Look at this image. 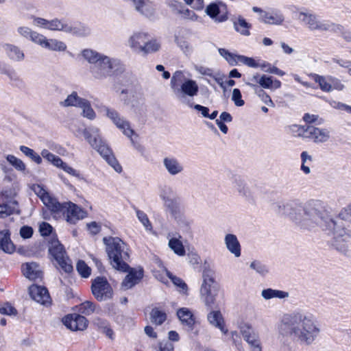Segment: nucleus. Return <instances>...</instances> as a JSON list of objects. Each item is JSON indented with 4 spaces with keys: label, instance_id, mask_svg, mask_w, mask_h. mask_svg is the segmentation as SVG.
<instances>
[{
    "label": "nucleus",
    "instance_id": "1",
    "mask_svg": "<svg viewBox=\"0 0 351 351\" xmlns=\"http://www.w3.org/2000/svg\"><path fill=\"white\" fill-rule=\"evenodd\" d=\"M278 329L282 336L306 346L311 345L321 332L315 316L305 311H296L285 315Z\"/></svg>",
    "mask_w": 351,
    "mask_h": 351
},
{
    "label": "nucleus",
    "instance_id": "2",
    "mask_svg": "<svg viewBox=\"0 0 351 351\" xmlns=\"http://www.w3.org/2000/svg\"><path fill=\"white\" fill-rule=\"evenodd\" d=\"M82 56L89 64L90 72L95 80H103L112 75L121 65V61L95 50L86 49L82 51Z\"/></svg>",
    "mask_w": 351,
    "mask_h": 351
},
{
    "label": "nucleus",
    "instance_id": "3",
    "mask_svg": "<svg viewBox=\"0 0 351 351\" xmlns=\"http://www.w3.org/2000/svg\"><path fill=\"white\" fill-rule=\"evenodd\" d=\"M77 136L81 132L88 144L101 155V156L111 166L116 172L121 173L122 167L114 157L112 149L106 142L102 138L100 130L93 125H90L81 130L80 128L73 130Z\"/></svg>",
    "mask_w": 351,
    "mask_h": 351
},
{
    "label": "nucleus",
    "instance_id": "4",
    "mask_svg": "<svg viewBox=\"0 0 351 351\" xmlns=\"http://www.w3.org/2000/svg\"><path fill=\"white\" fill-rule=\"evenodd\" d=\"M318 201L310 200L304 204H298L295 213L292 215V222L304 230H311L320 225L322 218L318 210Z\"/></svg>",
    "mask_w": 351,
    "mask_h": 351
},
{
    "label": "nucleus",
    "instance_id": "5",
    "mask_svg": "<svg viewBox=\"0 0 351 351\" xmlns=\"http://www.w3.org/2000/svg\"><path fill=\"white\" fill-rule=\"evenodd\" d=\"M103 242L113 268L125 272L129 269L127 263L130 258L128 245L119 237H104Z\"/></svg>",
    "mask_w": 351,
    "mask_h": 351
},
{
    "label": "nucleus",
    "instance_id": "6",
    "mask_svg": "<svg viewBox=\"0 0 351 351\" xmlns=\"http://www.w3.org/2000/svg\"><path fill=\"white\" fill-rule=\"evenodd\" d=\"M170 86L176 99L192 108L193 104L187 100V97H193L197 95V83L193 80L186 79L182 71H176L171 77Z\"/></svg>",
    "mask_w": 351,
    "mask_h": 351
},
{
    "label": "nucleus",
    "instance_id": "7",
    "mask_svg": "<svg viewBox=\"0 0 351 351\" xmlns=\"http://www.w3.org/2000/svg\"><path fill=\"white\" fill-rule=\"evenodd\" d=\"M31 18L33 19L34 25L51 31H61L78 36H86L90 32L88 27L82 24H72L63 19L55 18L49 21L44 18L34 16H32Z\"/></svg>",
    "mask_w": 351,
    "mask_h": 351
},
{
    "label": "nucleus",
    "instance_id": "8",
    "mask_svg": "<svg viewBox=\"0 0 351 351\" xmlns=\"http://www.w3.org/2000/svg\"><path fill=\"white\" fill-rule=\"evenodd\" d=\"M326 228L332 230V239L331 245L337 252L343 255L349 254L348 241L351 239V228L342 221H335L332 219H327Z\"/></svg>",
    "mask_w": 351,
    "mask_h": 351
},
{
    "label": "nucleus",
    "instance_id": "9",
    "mask_svg": "<svg viewBox=\"0 0 351 351\" xmlns=\"http://www.w3.org/2000/svg\"><path fill=\"white\" fill-rule=\"evenodd\" d=\"M128 45L132 51L147 55L158 51L161 44L160 41L152 37L145 32H134L128 40Z\"/></svg>",
    "mask_w": 351,
    "mask_h": 351
},
{
    "label": "nucleus",
    "instance_id": "10",
    "mask_svg": "<svg viewBox=\"0 0 351 351\" xmlns=\"http://www.w3.org/2000/svg\"><path fill=\"white\" fill-rule=\"evenodd\" d=\"M202 278L203 282L200 289L201 298L206 306L215 307L219 287L215 280V272L211 269H205Z\"/></svg>",
    "mask_w": 351,
    "mask_h": 351
},
{
    "label": "nucleus",
    "instance_id": "11",
    "mask_svg": "<svg viewBox=\"0 0 351 351\" xmlns=\"http://www.w3.org/2000/svg\"><path fill=\"white\" fill-rule=\"evenodd\" d=\"M299 19L304 22L309 29L313 31H335L341 32L343 30V27L341 25L320 21L315 14L310 12H300Z\"/></svg>",
    "mask_w": 351,
    "mask_h": 351
},
{
    "label": "nucleus",
    "instance_id": "12",
    "mask_svg": "<svg viewBox=\"0 0 351 351\" xmlns=\"http://www.w3.org/2000/svg\"><path fill=\"white\" fill-rule=\"evenodd\" d=\"M59 206H57V208H53L51 212L56 215L62 214L69 223L75 224L86 216V211L72 202H64L63 204L59 202Z\"/></svg>",
    "mask_w": 351,
    "mask_h": 351
},
{
    "label": "nucleus",
    "instance_id": "13",
    "mask_svg": "<svg viewBox=\"0 0 351 351\" xmlns=\"http://www.w3.org/2000/svg\"><path fill=\"white\" fill-rule=\"evenodd\" d=\"M50 254L57 262L59 268L66 273H71L73 271V265L71 260L65 255L63 245L58 241L51 242L49 248Z\"/></svg>",
    "mask_w": 351,
    "mask_h": 351
},
{
    "label": "nucleus",
    "instance_id": "14",
    "mask_svg": "<svg viewBox=\"0 0 351 351\" xmlns=\"http://www.w3.org/2000/svg\"><path fill=\"white\" fill-rule=\"evenodd\" d=\"M91 290L98 301H104L112 297V289L104 277L96 278L92 283Z\"/></svg>",
    "mask_w": 351,
    "mask_h": 351
},
{
    "label": "nucleus",
    "instance_id": "15",
    "mask_svg": "<svg viewBox=\"0 0 351 351\" xmlns=\"http://www.w3.org/2000/svg\"><path fill=\"white\" fill-rule=\"evenodd\" d=\"M205 13L216 23H223L228 19L227 5L221 1H215L208 4Z\"/></svg>",
    "mask_w": 351,
    "mask_h": 351
},
{
    "label": "nucleus",
    "instance_id": "16",
    "mask_svg": "<svg viewBox=\"0 0 351 351\" xmlns=\"http://www.w3.org/2000/svg\"><path fill=\"white\" fill-rule=\"evenodd\" d=\"M104 111L106 115L122 131L124 135L128 138H132L134 130L131 128L130 123L127 120L121 117L119 112L114 109L105 107Z\"/></svg>",
    "mask_w": 351,
    "mask_h": 351
},
{
    "label": "nucleus",
    "instance_id": "17",
    "mask_svg": "<svg viewBox=\"0 0 351 351\" xmlns=\"http://www.w3.org/2000/svg\"><path fill=\"white\" fill-rule=\"evenodd\" d=\"M243 339L248 343L251 351H262L260 337L251 327L242 328L241 330Z\"/></svg>",
    "mask_w": 351,
    "mask_h": 351
},
{
    "label": "nucleus",
    "instance_id": "18",
    "mask_svg": "<svg viewBox=\"0 0 351 351\" xmlns=\"http://www.w3.org/2000/svg\"><path fill=\"white\" fill-rule=\"evenodd\" d=\"M63 323L71 330H84L87 328L88 321L86 318L78 314L66 315L63 318Z\"/></svg>",
    "mask_w": 351,
    "mask_h": 351
},
{
    "label": "nucleus",
    "instance_id": "19",
    "mask_svg": "<svg viewBox=\"0 0 351 351\" xmlns=\"http://www.w3.org/2000/svg\"><path fill=\"white\" fill-rule=\"evenodd\" d=\"M162 165L167 173L171 176L182 173L184 169L182 162L173 156H165L162 159Z\"/></svg>",
    "mask_w": 351,
    "mask_h": 351
},
{
    "label": "nucleus",
    "instance_id": "20",
    "mask_svg": "<svg viewBox=\"0 0 351 351\" xmlns=\"http://www.w3.org/2000/svg\"><path fill=\"white\" fill-rule=\"evenodd\" d=\"M29 294L38 303L43 305L51 303V298L48 290L44 287L32 285L29 287Z\"/></svg>",
    "mask_w": 351,
    "mask_h": 351
},
{
    "label": "nucleus",
    "instance_id": "21",
    "mask_svg": "<svg viewBox=\"0 0 351 351\" xmlns=\"http://www.w3.org/2000/svg\"><path fill=\"white\" fill-rule=\"evenodd\" d=\"M126 271H128V274L123 280L121 286L124 289H129L138 284L143 278V269L141 268H130L129 267Z\"/></svg>",
    "mask_w": 351,
    "mask_h": 351
},
{
    "label": "nucleus",
    "instance_id": "22",
    "mask_svg": "<svg viewBox=\"0 0 351 351\" xmlns=\"http://www.w3.org/2000/svg\"><path fill=\"white\" fill-rule=\"evenodd\" d=\"M330 138V134L328 129L317 128L310 125L308 128V136L315 143H324L327 142Z\"/></svg>",
    "mask_w": 351,
    "mask_h": 351
},
{
    "label": "nucleus",
    "instance_id": "23",
    "mask_svg": "<svg viewBox=\"0 0 351 351\" xmlns=\"http://www.w3.org/2000/svg\"><path fill=\"white\" fill-rule=\"evenodd\" d=\"M298 204L293 201L279 202L274 204L273 209L280 215L289 217L292 221V215L295 213Z\"/></svg>",
    "mask_w": 351,
    "mask_h": 351
},
{
    "label": "nucleus",
    "instance_id": "24",
    "mask_svg": "<svg viewBox=\"0 0 351 351\" xmlns=\"http://www.w3.org/2000/svg\"><path fill=\"white\" fill-rule=\"evenodd\" d=\"M224 243L228 251L233 254L236 258L241 255V245L237 237L232 233L225 235Z\"/></svg>",
    "mask_w": 351,
    "mask_h": 351
},
{
    "label": "nucleus",
    "instance_id": "25",
    "mask_svg": "<svg viewBox=\"0 0 351 351\" xmlns=\"http://www.w3.org/2000/svg\"><path fill=\"white\" fill-rule=\"evenodd\" d=\"M38 45L51 51H64L66 49V45L64 42L57 39H47L43 34Z\"/></svg>",
    "mask_w": 351,
    "mask_h": 351
},
{
    "label": "nucleus",
    "instance_id": "26",
    "mask_svg": "<svg viewBox=\"0 0 351 351\" xmlns=\"http://www.w3.org/2000/svg\"><path fill=\"white\" fill-rule=\"evenodd\" d=\"M3 49L6 56L12 61L22 62L24 60L25 53L19 47L13 44H5Z\"/></svg>",
    "mask_w": 351,
    "mask_h": 351
},
{
    "label": "nucleus",
    "instance_id": "27",
    "mask_svg": "<svg viewBox=\"0 0 351 351\" xmlns=\"http://www.w3.org/2000/svg\"><path fill=\"white\" fill-rule=\"evenodd\" d=\"M34 191L38 196L40 197L43 204L48 207L51 211H52L53 208H57V206L58 207L60 206L59 202H58L56 199L51 197V195L40 186H37L34 189Z\"/></svg>",
    "mask_w": 351,
    "mask_h": 351
},
{
    "label": "nucleus",
    "instance_id": "28",
    "mask_svg": "<svg viewBox=\"0 0 351 351\" xmlns=\"http://www.w3.org/2000/svg\"><path fill=\"white\" fill-rule=\"evenodd\" d=\"M207 319L211 325L219 328L223 334H228V330L225 327L224 320L219 311L210 312L208 314Z\"/></svg>",
    "mask_w": 351,
    "mask_h": 351
},
{
    "label": "nucleus",
    "instance_id": "29",
    "mask_svg": "<svg viewBox=\"0 0 351 351\" xmlns=\"http://www.w3.org/2000/svg\"><path fill=\"white\" fill-rule=\"evenodd\" d=\"M22 271L25 276L29 280H36L42 277V271L36 263H27L22 265Z\"/></svg>",
    "mask_w": 351,
    "mask_h": 351
},
{
    "label": "nucleus",
    "instance_id": "30",
    "mask_svg": "<svg viewBox=\"0 0 351 351\" xmlns=\"http://www.w3.org/2000/svg\"><path fill=\"white\" fill-rule=\"evenodd\" d=\"M177 315L181 323L192 330L195 324V317L193 313L188 308H180L177 311Z\"/></svg>",
    "mask_w": 351,
    "mask_h": 351
},
{
    "label": "nucleus",
    "instance_id": "31",
    "mask_svg": "<svg viewBox=\"0 0 351 351\" xmlns=\"http://www.w3.org/2000/svg\"><path fill=\"white\" fill-rule=\"evenodd\" d=\"M93 325L96 327L98 331L106 335V336L111 340H114V331L111 328L109 322L106 319L100 317H96L93 320Z\"/></svg>",
    "mask_w": 351,
    "mask_h": 351
},
{
    "label": "nucleus",
    "instance_id": "32",
    "mask_svg": "<svg viewBox=\"0 0 351 351\" xmlns=\"http://www.w3.org/2000/svg\"><path fill=\"white\" fill-rule=\"evenodd\" d=\"M0 249L6 253H12L14 245L10 239V233L8 230L0 231Z\"/></svg>",
    "mask_w": 351,
    "mask_h": 351
},
{
    "label": "nucleus",
    "instance_id": "33",
    "mask_svg": "<svg viewBox=\"0 0 351 351\" xmlns=\"http://www.w3.org/2000/svg\"><path fill=\"white\" fill-rule=\"evenodd\" d=\"M284 21V16L279 10L266 11L262 22L271 25H280Z\"/></svg>",
    "mask_w": 351,
    "mask_h": 351
},
{
    "label": "nucleus",
    "instance_id": "34",
    "mask_svg": "<svg viewBox=\"0 0 351 351\" xmlns=\"http://www.w3.org/2000/svg\"><path fill=\"white\" fill-rule=\"evenodd\" d=\"M16 31L20 36L28 39L37 45L42 35L27 26H19Z\"/></svg>",
    "mask_w": 351,
    "mask_h": 351
},
{
    "label": "nucleus",
    "instance_id": "35",
    "mask_svg": "<svg viewBox=\"0 0 351 351\" xmlns=\"http://www.w3.org/2000/svg\"><path fill=\"white\" fill-rule=\"evenodd\" d=\"M84 99V98L78 96V94L76 91H73L71 94L67 95L64 100L60 101L59 104L60 106L64 108H79Z\"/></svg>",
    "mask_w": 351,
    "mask_h": 351
},
{
    "label": "nucleus",
    "instance_id": "36",
    "mask_svg": "<svg viewBox=\"0 0 351 351\" xmlns=\"http://www.w3.org/2000/svg\"><path fill=\"white\" fill-rule=\"evenodd\" d=\"M233 25L235 31L240 34L245 36H249L250 35V29L252 27V25L247 23L243 17L239 16L237 19L234 20Z\"/></svg>",
    "mask_w": 351,
    "mask_h": 351
},
{
    "label": "nucleus",
    "instance_id": "37",
    "mask_svg": "<svg viewBox=\"0 0 351 351\" xmlns=\"http://www.w3.org/2000/svg\"><path fill=\"white\" fill-rule=\"evenodd\" d=\"M329 76H323L318 74H311L313 80L319 84L320 89L324 92H331L332 90V86Z\"/></svg>",
    "mask_w": 351,
    "mask_h": 351
},
{
    "label": "nucleus",
    "instance_id": "38",
    "mask_svg": "<svg viewBox=\"0 0 351 351\" xmlns=\"http://www.w3.org/2000/svg\"><path fill=\"white\" fill-rule=\"evenodd\" d=\"M289 293L285 291L273 289L271 288L263 289L261 292V296L265 300H270L273 298L285 299L288 298Z\"/></svg>",
    "mask_w": 351,
    "mask_h": 351
},
{
    "label": "nucleus",
    "instance_id": "39",
    "mask_svg": "<svg viewBox=\"0 0 351 351\" xmlns=\"http://www.w3.org/2000/svg\"><path fill=\"white\" fill-rule=\"evenodd\" d=\"M259 85L263 88L277 89L281 87V82L271 76L262 75Z\"/></svg>",
    "mask_w": 351,
    "mask_h": 351
},
{
    "label": "nucleus",
    "instance_id": "40",
    "mask_svg": "<svg viewBox=\"0 0 351 351\" xmlns=\"http://www.w3.org/2000/svg\"><path fill=\"white\" fill-rule=\"evenodd\" d=\"M150 319L152 324L161 325L167 319V314L158 308H154L150 313Z\"/></svg>",
    "mask_w": 351,
    "mask_h": 351
},
{
    "label": "nucleus",
    "instance_id": "41",
    "mask_svg": "<svg viewBox=\"0 0 351 351\" xmlns=\"http://www.w3.org/2000/svg\"><path fill=\"white\" fill-rule=\"evenodd\" d=\"M235 187L241 195L247 199H250L252 197V194L250 188L247 184L241 178L235 179Z\"/></svg>",
    "mask_w": 351,
    "mask_h": 351
},
{
    "label": "nucleus",
    "instance_id": "42",
    "mask_svg": "<svg viewBox=\"0 0 351 351\" xmlns=\"http://www.w3.org/2000/svg\"><path fill=\"white\" fill-rule=\"evenodd\" d=\"M169 247L173 252L180 256H182L185 254V249L181 241L176 238H171L169 241Z\"/></svg>",
    "mask_w": 351,
    "mask_h": 351
},
{
    "label": "nucleus",
    "instance_id": "43",
    "mask_svg": "<svg viewBox=\"0 0 351 351\" xmlns=\"http://www.w3.org/2000/svg\"><path fill=\"white\" fill-rule=\"evenodd\" d=\"M82 110V116L90 120H93L96 117V114L91 107L90 103L86 99H84L80 106L79 107Z\"/></svg>",
    "mask_w": 351,
    "mask_h": 351
},
{
    "label": "nucleus",
    "instance_id": "44",
    "mask_svg": "<svg viewBox=\"0 0 351 351\" xmlns=\"http://www.w3.org/2000/svg\"><path fill=\"white\" fill-rule=\"evenodd\" d=\"M0 73L6 75L11 81H20L19 76L17 75L16 72L10 69L5 62L1 61H0Z\"/></svg>",
    "mask_w": 351,
    "mask_h": 351
},
{
    "label": "nucleus",
    "instance_id": "45",
    "mask_svg": "<svg viewBox=\"0 0 351 351\" xmlns=\"http://www.w3.org/2000/svg\"><path fill=\"white\" fill-rule=\"evenodd\" d=\"M41 156L56 167H58L62 164V160L59 156L49 152L47 149H43L41 152Z\"/></svg>",
    "mask_w": 351,
    "mask_h": 351
},
{
    "label": "nucleus",
    "instance_id": "46",
    "mask_svg": "<svg viewBox=\"0 0 351 351\" xmlns=\"http://www.w3.org/2000/svg\"><path fill=\"white\" fill-rule=\"evenodd\" d=\"M6 160L17 171H24L26 169L25 163L14 155H8L6 156Z\"/></svg>",
    "mask_w": 351,
    "mask_h": 351
},
{
    "label": "nucleus",
    "instance_id": "47",
    "mask_svg": "<svg viewBox=\"0 0 351 351\" xmlns=\"http://www.w3.org/2000/svg\"><path fill=\"white\" fill-rule=\"evenodd\" d=\"M250 267L256 271L261 276H265L269 273L268 267L259 261H254L251 263Z\"/></svg>",
    "mask_w": 351,
    "mask_h": 351
},
{
    "label": "nucleus",
    "instance_id": "48",
    "mask_svg": "<svg viewBox=\"0 0 351 351\" xmlns=\"http://www.w3.org/2000/svg\"><path fill=\"white\" fill-rule=\"evenodd\" d=\"M167 276L171 280L172 282L175 286L180 288V291H182L183 293H186L187 291V285L180 278L173 276L170 271L167 269H165Z\"/></svg>",
    "mask_w": 351,
    "mask_h": 351
},
{
    "label": "nucleus",
    "instance_id": "49",
    "mask_svg": "<svg viewBox=\"0 0 351 351\" xmlns=\"http://www.w3.org/2000/svg\"><path fill=\"white\" fill-rule=\"evenodd\" d=\"M20 150L27 156L29 157L36 164H40L42 162V158L38 154H36L32 149H30L26 146L21 145Z\"/></svg>",
    "mask_w": 351,
    "mask_h": 351
},
{
    "label": "nucleus",
    "instance_id": "50",
    "mask_svg": "<svg viewBox=\"0 0 351 351\" xmlns=\"http://www.w3.org/2000/svg\"><path fill=\"white\" fill-rule=\"evenodd\" d=\"M135 210L137 218L142 223L145 229L147 230H151L152 229V226L148 219L147 214L137 208H135Z\"/></svg>",
    "mask_w": 351,
    "mask_h": 351
},
{
    "label": "nucleus",
    "instance_id": "51",
    "mask_svg": "<svg viewBox=\"0 0 351 351\" xmlns=\"http://www.w3.org/2000/svg\"><path fill=\"white\" fill-rule=\"evenodd\" d=\"M308 128L310 125H293L291 126L292 132L298 136L307 138L308 136Z\"/></svg>",
    "mask_w": 351,
    "mask_h": 351
},
{
    "label": "nucleus",
    "instance_id": "52",
    "mask_svg": "<svg viewBox=\"0 0 351 351\" xmlns=\"http://www.w3.org/2000/svg\"><path fill=\"white\" fill-rule=\"evenodd\" d=\"M76 269L83 278H88L90 275L91 269L84 261H79L77 262Z\"/></svg>",
    "mask_w": 351,
    "mask_h": 351
},
{
    "label": "nucleus",
    "instance_id": "53",
    "mask_svg": "<svg viewBox=\"0 0 351 351\" xmlns=\"http://www.w3.org/2000/svg\"><path fill=\"white\" fill-rule=\"evenodd\" d=\"M95 310V305L93 302L85 301L80 305V311L84 315H90Z\"/></svg>",
    "mask_w": 351,
    "mask_h": 351
},
{
    "label": "nucleus",
    "instance_id": "54",
    "mask_svg": "<svg viewBox=\"0 0 351 351\" xmlns=\"http://www.w3.org/2000/svg\"><path fill=\"white\" fill-rule=\"evenodd\" d=\"M165 207L167 208L171 213H174L177 210V200L174 198V196L169 198L168 197H165L163 200Z\"/></svg>",
    "mask_w": 351,
    "mask_h": 351
},
{
    "label": "nucleus",
    "instance_id": "55",
    "mask_svg": "<svg viewBox=\"0 0 351 351\" xmlns=\"http://www.w3.org/2000/svg\"><path fill=\"white\" fill-rule=\"evenodd\" d=\"M240 63L243 64L251 68H258L259 66V60H256L253 58L247 57L241 55L239 58Z\"/></svg>",
    "mask_w": 351,
    "mask_h": 351
},
{
    "label": "nucleus",
    "instance_id": "56",
    "mask_svg": "<svg viewBox=\"0 0 351 351\" xmlns=\"http://www.w3.org/2000/svg\"><path fill=\"white\" fill-rule=\"evenodd\" d=\"M261 75H260L259 73H256L252 76L249 77L247 80L245 82V84L256 90L258 88V84L259 85L260 84Z\"/></svg>",
    "mask_w": 351,
    "mask_h": 351
},
{
    "label": "nucleus",
    "instance_id": "57",
    "mask_svg": "<svg viewBox=\"0 0 351 351\" xmlns=\"http://www.w3.org/2000/svg\"><path fill=\"white\" fill-rule=\"evenodd\" d=\"M0 313L8 315H16L17 314L16 309L9 303L0 304Z\"/></svg>",
    "mask_w": 351,
    "mask_h": 351
},
{
    "label": "nucleus",
    "instance_id": "58",
    "mask_svg": "<svg viewBox=\"0 0 351 351\" xmlns=\"http://www.w3.org/2000/svg\"><path fill=\"white\" fill-rule=\"evenodd\" d=\"M175 41L177 45L181 49L184 53L191 52L192 48L187 40L184 38L176 37Z\"/></svg>",
    "mask_w": 351,
    "mask_h": 351
},
{
    "label": "nucleus",
    "instance_id": "59",
    "mask_svg": "<svg viewBox=\"0 0 351 351\" xmlns=\"http://www.w3.org/2000/svg\"><path fill=\"white\" fill-rule=\"evenodd\" d=\"M232 100L234 105L238 107H241L245 104V101L242 99V95L239 88L233 89Z\"/></svg>",
    "mask_w": 351,
    "mask_h": 351
},
{
    "label": "nucleus",
    "instance_id": "60",
    "mask_svg": "<svg viewBox=\"0 0 351 351\" xmlns=\"http://www.w3.org/2000/svg\"><path fill=\"white\" fill-rule=\"evenodd\" d=\"M303 120L308 124L317 123V124L320 125L324 123V119L319 118L317 114H311L309 113H305L303 116Z\"/></svg>",
    "mask_w": 351,
    "mask_h": 351
},
{
    "label": "nucleus",
    "instance_id": "61",
    "mask_svg": "<svg viewBox=\"0 0 351 351\" xmlns=\"http://www.w3.org/2000/svg\"><path fill=\"white\" fill-rule=\"evenodd\" d=\"M58 168L62 169V170H64L65 172H66L67 173H69L71 176H73L76 178H80V174L79 171L74 169L73 167L69 166L66 162H63V160L62 161V164L60 165Z\"/></svg>",
    "mask_w": 351,
    "mask_h": 351
},
{
    "label": "nucleus",
    "instance_id": "62",
    "mask_svg": "<svg viewBox=\"0 0 351 351\" xmlns=\"http://www.w3.org/2000/svg\"><path fill=\"white\" fill-rule=\"evenodd\" d=\"M258 96L261 98V99L267 105L269 106H274V104L272 101L270 96L267 95L263 90L260 89L256 91Z\"/></svg>",
    "mask_w": 351,
    "mask_h": 351
},
{
    "label": "nucleus",
    "instance_id": "63",
    "mask_svg": "<svg viewBox=\"0 0 351 351\" xmlns=\"http://www.w3.org/2000/svg\"><path fill=\"white\" fill-rule=\"evenodd\" d=\"M33 232V228L28 226H23L20 229V235L25 239L31 238Z\"/></svg>",
    "mask_w": 351,
    "mask_h": 351
},
{
    "label": "nucleus",
    "instance_id": "64",
    "mask_svg": "<svg viewBox=\"0 0 351 351\" xmlns=\"http://www.w3.org/2000/svg\"><path fill=\"white\" fill-rule=\"evenodd\" d=\"M339 216L342 220H348L351 219V204L342 208Z\"/></svg>",
    "mask_w": 351,
    "mask_h": 351
}]
</instances>
